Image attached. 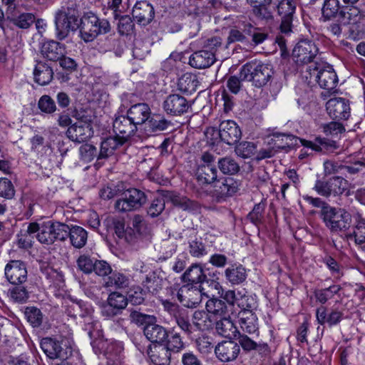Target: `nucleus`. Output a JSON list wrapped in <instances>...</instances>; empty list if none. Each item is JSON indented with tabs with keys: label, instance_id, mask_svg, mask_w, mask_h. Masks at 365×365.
I'll return each mask as SVG.
<instances>
[{
	"label": "nucleus",
	"instance_id": "f257e3e1",
	"mask_svg": "<svg viewBox=\"0 0 365 365\" xmlns=\"http://www.w3.org/2000/svg\"><path fill=\"white\" fill-rule=\"evenodd\" d=\"M80 36L85 42H91L99 35L106 34L111 30L110 22L100 19L92 11L85 12L80 19Z\"/></svg>",
	"mask_w": 365,
	"mask_h": 365
},
{
	"label": "nucleus",
	"instance_id": "f03ea898",
	"mask_svg": "<svg viewBox=\"0 0 365 365\" xmlns=\"http://www.w3.org/2000/svg\"><path fill=\"white\" fill-rule=\"evenodd\" d=\"M305 78L309 83L315 81L325 90L332 91L338 83V77L331 66L314 62L307 66Z\"/></svg>",
	"mask_w": 365,
	"mask_h": 365
},
{
	"label": "nucleus",
	"instance_id": "7ed1b4c3",
	"mask_svg": "<svg viewBox=\"0 0 365 365\" xmlns=\"http://www.w3.org/2000/svg\"><path fill=\"white\" fill-rule=\"evenodd\" d=\"M78 11L72 7H61L55 15L56 35L58 40L66 38L71 31L79 28Z\"/></svg>",
	"mask_w": 365,
	"mask_h": 365
},
{
	"label": "nucleus",
	"instance_id": "20e7f679",
	"mask_svg": "<svg viewBox=\"0 0 365 365\" xmlns=\"http://www.w3.org/2000/svg\"><path fill=\"white\" fill-rule=\"evenodd\" d=\"M320 217L331 232H344L350 227L351 215L344 208L327 207Z\"/></svg>",
	"mask_w": 365,
	"mask_h": 365
},
{
	"label": "nucleus",
	"instance_id": "39448f33",
	"mask_svg": "<svg viewBox=\"0 0 365 365\" xmlns=\"http://www.w3.org/2000/svg\"><path fill=\"white\" fill-rule=\"evenodd\" d=\"M272 74L273 71L269 65L257 61L248 62L241 68V77L247 81H252L257 88L265 86Z\"/></svg>",
	"mask_w": 365,
	"mask_h": 365
},
{
	"label": "nucleus",
	"instance_id": "423d86ee",
	"mask_svg": "<svg viewBox=\"0 0 365 365\" xmlns=\"http://www.w3.org/2000/svg\"><path fill=\"white\" fill-rule=\"evenodd\" d=\"M96 354H103L108 365H119L123 359V346L120 341L98 339L92 342Z\"/></svg>",
	"mask_w": 365,
	"mask_h": 365
},
{
	"label": "nucleus",
	"instance_id": "0eeeda50",
	"mask_svg": "<svg viewBox=\"0 0 365 365\" xmlns=\"http://www.w3.org/2000/svg\"><path fill=\"white\" fill-rule=\"evenodd\" d=\"M147 201L144 192L130 188L125 190L115 203V208L120 212H131L140 208Z\"/></svg>",
	"mask_w": 365,
	"mask_h": 365
},
{
	"label": "nucleus",
	"instance_id": "6e6552de",
	"mask_svg": "<svg viewBox=\"0 0 365 365\" xmlns=\"http://www.w3.org/2000/svg\"><path fill=\"white\" fill-rule=\"evenodd\" d=\"M216 133L220 140L227 145H234L237 143L241 137L242 132L237 124L231 120L222 121L217 130L214 128H208L206 134Z\"/></svg>",
	"mask_w": 365,
	"mask_h": 365
},
{
	"label": "nucleus",
	"instance_id": "1a4fd4ad",
	"mask_svg": "<svg viewBox=\"0 0 365 365\" xmlns=\"http://www.w3.org/2000/svg\"><path fill=\"white\" fill-rule=\"evenodd\" d=\"M204 287H196L190 284L182 286L178 292V299L180 303L188 308L196 307L202 301V295L209 297V294L203 292Z\"/></svg>",
	"mask_w": 365,
	"mask_h": 365
},
{
	"label": "nucleus",
	"instance_id": "9d476101",
	"mask_svg": "<svg viewBox=\"0 0 365 365\" xmlns=\"http://www.w3.org/2000/svg\"><path fill=\"white\" fill-rule=\"evenodd\" d=\"M163 108L168 115L180 116L191 110L192 103L183 96L170 94L164 100Z\"/></svg>",
	"mask_w": 365,
	"mask_h": 365
},
{
	"label": "nucleus",
	"instance_id": "9b49d317",
	"mask_svg": "<svg viewBox=\"0 0 365 365\" xmlns=\"http://www.w3.org/2000/svg\"><path fill=\"white\" fill-rule=\"evenodd\" d=\"M239 185V182L232 178H222L215 183L212 196L217 202H222L236 193Z\"/></svg>",
	"mask_w": 365,
	"mask_h": 365
},
{
	"label": "nucleus",
	"instance_id": "f8f14e48",
	"mask_svg": "<svg viewBox=\"0 0 365 365\" xmlns=\"http://www.w3.org/2000/svg\"><path fill=\"white\" fill-rule=\"evenodd\" d=\"M319 49L315 43L309 40L299 41L292 51V57L297 63L312 64L317 56Z\"/></svg>",
	"mask_w": 365,
	"mask_h": 365
},
{
	"label": "nucleus",
	"instance_id": "ddd939ff",
	"mask_svg": "<svg viewBox=\"0 0 365 365\" xmlns=\"http://www.w3.org/2000/svg\"><path fill=\"white\" fill-rule=\"evenodd\" d=\"M128 305V299L123 294L113 292L108 295L106 303L102 306L103 317L111 318L120 314Z\"/></svg>",
	"mask_w": 365,
	"mask_h": 365
},
{
	"label": "nucleus",
	"instance_id": "4468645a",
	"mask_svg": "<svg viewBox=\"0 0 365 365\" xmlns=\"http://www.w3.org/2000/svg\"><path fill=\"white\" fill-rule=\"evenodd\" d=\"M277 12L281 16L280 31L288 34L292 31V21L296 11V2L294 0H281L278 4Z\"/></svg>",
	"mask_w": 365,
	"mask_h": 365
},
{
	"label": "nucleus",
	"instance_id": "2eb2a0df",
	"mask_svg": "<svg viewBox=\"0 0 365 365\" xmlns=\"http://www.w3.org/2000/svg\"><path fill=\"white\" fill-rule=\"evenodd\" d=\"M4 274L6 279L12 284H22L27 280L26 265L21 260H10L5 267Z\"/></svg>",
	"mask_w": 365,
	"mask_h": 365
},
{
	"label": "nucleus",
	"instance_id": "dca6fc26",
	"mask_svg": "<svg viewBox=\"0 0 365 365\" xmlns=\"http://www.w3.org/2000/svg\"><path fill=\"white\" fill-rule=\"evenodd\" d=\"M329 115L334 120H347L351 113L349 101L344 98H333L326 103Z\"/></svg>",
	"mask_w": 365,
	"mask_h": 365
},
{
	"label": "nucleus",
	"instance_id": "f3484780",
	"mask_svg": "<svg viewBox=\"0 0 365 365\" xmlns=\"http://www.w3.org/2000/svg\"><path fill=\"white\" fill-rule=\"evenodd\" d=\"M206 275L204 274L203 269L200 264H192L183 274L182 280L189 282L188 284L194 285L197 284H209L210 286L214 287L220 294L221 286L219 282L215 280H205Z\"/></svg>",
	"mask_w": 365,
	"mask_h": 365
},
{
	"label": "nucleus",
	"instance_id": "a211bd4d",
	"mask_svg": "<svg viewBox=\"0 0 365 365\" xmlns=\"http://www.w3.org/2000/svg\"><path fill=\"white\" fill-rule=\"evenodd\" d=\"M216 357L222 362L235 361L240 353V345L232 341H222L215 347Z\"/></svg>",
	"mask_w": 365,
	"mask_h": 365
},
{
	"label": "nucleus",
	"instance_id": "6ab92c4d",
	"mask_svg": "<svg viewBox=\"0 0 365 365\" xmlns=\"http://www.w3.org/2000/svg\"><path fill=\"white\" fill-rule=\"evenodd\" d=\"M113 130L116 136L125 142L137 131V126L127 114L126 115H121L115 118Z\"/></svg>",
	"mask_w": 365,
	"mask_h": 365
},
{
	"label": "nucleus",
	"instance_id": "aec40b11",
	"mask_svg": "<svg viewBox=\"0 0 365 365\" xmlns=\"http://www.w3.org/2000/svg\"><path fill=\"white\" fill-rule=\"evenodd\" d=\"M133 19L141 26H147L153 20L155 10L153 6L146 1H138L132 10Z\"/></svg>",
	"mask_w": 365,
	"mask_h": 365
},
{
	"label": "nucleus",
	"instance_id": "412c9836",
	"mask_svg": "<svg viewBox=\"0 0 365 365\" xmlns=\"http://www.w3.org/2000/svg\"><path fill=\"white\" fill-rule=\"evenodd\" d=\"M66 134L73 142L81 143L87 141L93 135V130L92 125L76 122L68 128Z\"/></svg>",
	"mask_w": 365,
	"mask_h": 365
},
{
	"label": "nucleus",
	"instance_id": "4be33fe9",
	"mask_svg": "<svg viewBox=\"0 0 365 365\" xmlns=\"http://www.w3.org/2000/svg\"><path fill=\"white\" fill-rule=\"evenodd\" d=\"M40 53L44 58L57 61L66 55V46L53 40L47 41L41 44Z\"/></svg>",
	"mask_w": 365,
	"mask_h": 365
},
{
	"label": "nucleus",
	"instance_id": "5701e85b",
	"mask_svg": "<svg viewBox=\"0 0 365 365\" xmlns=\"http://www.w3.org/2000/svg\"><path fill=\"white\" fill-rule=\"evenodd\" d=\"M41 347L46 355L51 359H65L68 358V352L61 343L52 338H43L41 341Z\"/></svg>",
	"mask_w": 365,
	"mask_h": 365
},
{
	"label": "nucleus",
	"instance_id": "b1692460",
	"mask_svg": "<svg viewBox=\"0 0 365 365\" xmlns=\"http://www.w3.org/2000/svg\"><path fill=\"white\" fill-rule=\"evenodd\" d=\"M353 232L346 235L347 240H354V243L361 248L365 246V217L357 212L354 215Z\"/></svg>",
	"mask_w": 365,
	"mask_h": 365
},
{
	"label": "nucleus",
	"instance_id": "393cba45",
	"mask_svg": "<svg viewBox=\"0 0 365 365\" xmlns=\"http://www.w3.org/2000/svg\"><path fill=\"white\" fill-rule=\"evenodd\" d=\"M215 54L212 51L200 50L193 53L189 58V63L196 68H205L211 66L215 61Z\"/></svg>",
	"mask_w": 365,
	"mask_h": 365
},
{
	"label": "nucleus",
	"instance_id": "a878e982",
	"mask_svg": "<svg viewBox=\"0 0 365 365\" xmlns=\"http://www.w3.org/2000/svg\"><path fill=\"white\" fill-rule=\"evenodd\" d=\"M150 114L151 111L148 105L143 103L132 106L127 111V115L137 127L148 122Z\"/></svg>",
	"mask_w": 365,
	"mask_h": 365
},
{
	"label": "nucleus",
	"instance_id": "bb28decb",
	"mask_svg": "<svg viewBox=\"0 0 365 365\" xmlns=\"http://www.w3.org/2000/svg\"><path fill=\"white\" fill-rule=\"evenodd\" d=\"M143 332L145 337L153 343L161 344L168 337L167 329L161 325L155 323L145 324Z\"/></svg>",
	"mask_w": 365,
	"mask_h": 365
},
{
	"label": "nucleus",
	"instance_id": "cd10ccee",
	"mask_svg": "<svg viewBox=\"0 0 365 365\" xmlns=\"http://www.w3.org/2000/svg\"><path fill=\"white\" fill-rule=\"evenodd\" d=\"M53 78L52 68L43 61H37L34 70V81L41 86L48 84Z\"/></svg>",
	"mask_w": 365,
	"mask_h": 365
},
{
	"label": "nucleus",
	"instance_id": "c85d7f7f",
	"mask_svg": "<svg viewBox=\"0 0 365 365\" xmlns=\"http://www.w3.org/2000/svg\"><path fill=\"white\" fill-rule=\"evenodd\" d=\"M252 7V14L259 19H271L272 11L270 9L272 0H247Z\"/></svg>",
	"mask_w": 365,
	"mask_h": 365
},
{
	"label": "nucleus",
	"instance_id": "c756f323",
	"mask_svg": "<svg viewBox=\"0 0 365 365\" xmlns=\"http://www.w3.org/2000/svg\"><path fill=\"white\" fill-rule=\"evenodd\" d=\"M239 324L243 331L252 334L259 332L258 319L253 312H240Z\"/></svg>",
	"mask_w": 365,
	"mask_h": 365
},
{
	"label": "nucleus",
	"instance_id": "7c9ffc66",
	"mask_svg": "<svg viewBox=\"0 0 365 365\" xmlns=\"http://www.w3.org/2000/svg\"><path fill=\"white\" fill-rule=\"evenodd\" d=\"M302 145L317 152L331 151L336 148V142L325 138L317 137L314 140L300 139Z\"/></svg>",
	"mask_w": 365,
	"mask_h": 365
},
{
	"label": "nucleus",
	"instance_id": "2f4dec72",
	"mask_svg": "<svg viewBox=\"0 0 365 365\" xmlns=\"http://www.w3.org/2000/svg\"><path fill=\"white\" fill-rule=\"evenodd\" d=\"M338 21L343 25L355 24L359 21L362 13L356 6H342L338 14Z\"/></svg>",
	"mask_w": 365,
	"mask_h": 365
},
{
	"label": "nucleus",
	"instance_id": "473e14b6",
	"mask_svg": "<svg viewBox=\"0 0 365 365\" xmlns=\"http://www.w3.org/2000/svg\"><path fill=\"white\" fill-rule=\"evenodd\" d=\"M151 361L155 365H169L170 352L163 344H155L148 351Z\"/></svg>",
	"mask_w": 365,
	"mask_h": 365
},
{
	"label": "nucleus",
	"instance_id": "72a5a7b5",
	"mask_svg": "<svg viewBox=\"0 0 365 365\" xmlns=\"http://www.w3.org/2000/svg\"><path fill=\"white\" fill-rule=\"evenodd\" d=\"M206 309L214 320L220 319L229 315L225 302L217 298H212L207 302Z\"/></svg>",
	"mask_w": 365,
	"mask_h": 365
},
{
	"label": "nucleus",
	"instance_id": "f704fd0d",
	"mask_svg": "<svg viewBox=\"0 0 365 365\" xmlns=\"http://www.w3.org/2000/svg\"><path fill=\"white\" fill-rule=\"evenodd\" d=\"M215 321L216 331L223 337L232 339L239 332L229 315Z\"/></svg>",
	"mask_w": 365,
	"mask_h": 365
},
{
	"label": "nucleus",
	"instance_id": "c9c22d12",
	"mask_svg": "<svg viewBox=\"0 0 365 365\" xmlns=\"http://www.w3.org/2000/svg\"><path fill=\"white\" fill-rule=\"evenodd\" d=\"M170 200L174 206L184 211L194 213L200 212V204L195 200H190L186 196L173 195L170 197Z\"/></svg>",
	"mask_w": 365,
	"mask_h": 365
},
{
	"label": "nucleus",
	"instance_id": "e433bc0d",
	"mask_svg": "<svg viewBox=\"0 0 365 365\" xmlns=\"http://www.w3.org/2000/svg\"><path fill=\"white\" fill-rule=\"evenodd\" d=\"M197 180L201 184H212L217 181V170L210 164L200 166L197 171Z\"/></svg>",
	"mask_w": 365,
	"mask_h": 365
},
{
	"label": "nucleus",
	"instance_id": "4c0bfd02",
	"mask_svg": "<svg viewBox=\"0 0 365 365\" xmlns=\"http://www.w3.org/2000/svg\"><path fill=\"white\" fill-rule=\"evenodd\" d=\"M329 197L341 196L346 191V195H349L348 190L349 182L341 176H334L328 179Z\"/></svg>",
	"mask_w": 365,
	"mask_h": 365
},
{
	"label": "nucleus",
	"instance_id": "58836bf2",
	"mask_svg": "<svg viewBox=\"0 0 365 365\" xmlns=\"http://www.w3.org/2000/svg\"><path fill=\"white\" fill-rule=\"evenodd\" d=\"M125 141L118 136L109 137L103 140L101 145V150L98 159H106L111 155L114 151L122 145Z\"/></svg>",
	"mask_w": 365,
	"mask_h": 365
},
{
	"label": "nucleus",
	"instance_id": "ea45409f",
	"mask_svg": "<svg viewBox=\"0 0 365 365\" xmlns=\"http://www.w3.org/2000/svg\"><path fill=\"white\" fill-rule=\"evenodd\" d=\"M71 244L77 249L83 247L88 239V232L82 227L78 225H72L70 227L68 237Z\"/></svg>",
	"mask_w": 365,
	"mask_h": 365
},
{
	"label": "nucleus",
	"instance_id": "a19ab883",
	"mask_svg": "<svg viewBox=\"0 0 365 365\" xmlns=\"http://www.w3.org/2000/svg\"><path fill=\"white\" fill-rule=\"evenodd\" d=\"M189 234L188 251L191 256L194 257H201L207 254L205 245L200 240L196 237L197 232L190 229L187 231Z\"/></svg>",
	"mask_w": 365,
	"mask_h": 365
},
{
	"label": "nucleus",
	"instance_id": "79ce46f5",
	"mask_svg": "<svg viewBox=\"0 0 365 365\" xmlns=\"http://www.w3.org/2000/svg\"><path fill=\"white\" fill-rule=\"evenodd\" d=\"M143 289L153 295L157 294L163 287V278L156 272H149L142 282Z\"/></svg>",
	"mask_w": 365,
	"mask_h": 365
},
{
	"label": "nucleus",
	"instance_id": "37998d69",
	"mask_svg": "<svg viewBox=\"0 0 365 365\" xmlns=\"http://www.w3.org/2000/svg\"><path fill=\"white\" fill-rule=\"evenodd\" d=\"M214 319L205 311L197 310L192 316V323L198 330L207 331L212 328Z\"/></svg>",
	"mask_w": 365,
	"mask_h": 365
},
{
	"label": "nucleus",
	"instance_id": "c03bdc74",
	"mask_svg": "<svg viewBox=\"0 0 365 365\" xmlns=\"http://www.w3.org/2000/svg\"><path fill=\"white\" fill-rule=\"evenodd\" d=\"M225 276L232 284H240L245 281L247 272L242 265H232L225 270Z\"/></svg>",
	"mask_w": 365,
	"mask_h": 365
},
{
	"label": "nucleus",
	"instance_id": "a18cd8bd",
	"mask_svg": "<svg viewBox=\"0 0 365 365\" xmlns=\"http://www.w3.org/2000/svg\"><path fill=\"white\" fill-rule=\"evenodd\" d=\"M341 289V286L338 284H333L324 289H316L314 291V296L317 302L324 304L337 294Z\"/></svg>",
	"mask_w": 365,
	"mask_h": 365
},
{
	"label": "nucleus",
	"instance_id": "49530a36",
	"mask_svg": "<svg viewBox=\"0 0 365 365\" xmlns=\"http://www.w3.org/2000/svg\"><path fill=\"white\" fill-rule=\"evenodd\" d=\"M129 283L128 277L120 272H112L105 283V287L123 289L128 287Z\"/></svg>",
	"mask_w": 365,
	"mask_h": 365
},
{
	"label": "nucleus",
	"instance_id": "de8ad7c7",
	"mask_svg": "<svg viewBox=\"0 0 365 365\" xmlns=\"http://www.w3.org/2000/svg\"><path fill=\"white\" fill-rule=\"evenodd\" d=\"M69 314L74 317H86L91 316L93 312V309L91 305L79 301L77 302H73L69 307Z\"/></svg>",
	"mask_w": 365,
	"mask_h": 365
},
{
	"label": "nucleus",
	"instance_id": "09e8293b",
	"mask_svg": "<svg viewBox=\"0 0 365 365\" xmlns=\"http://www.w3.org/2000/svg\"><path fill=\"white\" fill-rule=\"evenodd\" d=\"M339 1L338 0H324L322 8V14L324 20L335 18L339 12Z\"/></svg>",
	"mask_w": 365,
	"mask_h": 365
},
{
	"label": "nucleus",
	"instance_id": "8fccbe9b",
	"mask_svg": "<svg viewBox=\"0 0 365 365\" xmlns=\"http://www.w3.org/2000/svg\"><path fill=\"white\" fill-rule=\"evenodd\" d=\"M218 167L221 172L226 175H235L240 171L239 164L231 157L219 159Z\"/></svg>",
	"mask_w": 365,
	"mask_h": 365
},
{
	"label": "nucleus",
	"instance_id": "3c124183",
	"mask_svg": "<svg viewBox=\"0 0 365 365\" xmlns=\"http://www.w3.org/2000/svg\"><path fill=\"white\" fill-rule=\"evenodd\" d=\"M117 19H118L117 29L120 35L128 36L134 31L135 24L133 19L130 16L121 14Z\"/></svg>",
	"mask_w": 365,
	"mask_h": 365
},
{
	"label": "nucleus",
	"instance_id": "603ef678",
	"mask_svg": "<svg viewBox=\"0 0 365 365\" xmlns=\"http://www.w3.org/2000/svg\"><path fill=\"white\" fill-rule=\"evenodd\" d=\"M36 238L39 242L45 245H52L55 242L51 221L41 223V232L37 233Z\"/></svg>",
	"mask_w": 365,
	"mask_h": 365
},
{
	"label": "nucleus",
	"instance_id": "864d4df0",
	"mask_svg": "<svg viewBox=\"0 0 365 365\" xmlns=\"http://www.w3.org/2000/svg\"><path fill=\"white\" fill-rule=\"evenodd\" d=\"M170 124V121L160 115H155L153 117H150L147 122V125L151 132L165 130Z\"/></svg>",
	"mask_w": 365,
	"mask_h": 365
},
{
	"label": "nucleus",
	"instance_id": "5fc2aeb1",
	"mask_svg": "<svg viewBox=\"0 0 365 365\" xmlns=\"http://www.w3.org/2000/svg\"><path fill=\"white\" fill-rule=\"evenodd\" d=\"M51 226L55 241H65L68 238L70 232V227L68 225L51 221Z\"/></svg>",
	"mask_w": 365,
	"mask_h": 365
},
{
	"label": "nucleus",
	"instance_id": "6e6d98bb",
	"mask_svg": "<svg viewBox=\"0 0 365 365\" xmlns=\"http://www.w3.org/2000/svg\"><path fill=\"white\" fill-rule=\"evenodd\" d=\"M166 339L165 345L163 346L170 352L178 353L184 349V343L180 334L171 332Z\"/></svg>",
	"mask_w": 365,
	"mask_h": 365
},
{
	"label": "nucleus",
	"instance_id": "4d7b16f0",
	"mask_svg": "<svg viewBox=\"0 0 365 365\" xmlns=\"http://www.w3.org/2000/svg\"><path fill=\"white\" fill-rule=\"evenodd\" d=\"M222 292V289H220L219 294H220L221 297L232 306L237 304L238 299H242L247 293L245 289L228 290L224 294Z\"/></svg>",
	"mask_w": 365,
	"mask_h": 365
},
{
	"label": "nucleus",
	"instance_id": "13d9d810",
	"mask_svg": "<svg viewBox=\"0 0 365 365\" xmlns=\"http://www.w3.org/2000/svg\"><path fill=\"white\" fill-rule=\"evenodd\" d=\"M145 295L146 291L143 288L139 286L133 287L128 293V302L134 305L142 304L145 301Z\"/></svg>",
	"mask_w": 365,
	"mask_h": 365
},
{
	"label": "nucleus",
	"instance_id": "bf43d9fd",
	"mask_svg": "<svg viewBox=\"0 0 365 365\" xmlns=\"http://www.w3.org/2000/svg\"><path fill=\"white\" fill-rule=\"evenodd\" d=\"M24 314L28 322L33 327H38L41 324L43 314L39 309L35 307H27Z\"/></svg>",
	"mask_w": 365,
	"mask_h": 365
},
{
	"label": "nucleus",
	"instance_id": "052dcab7",
	"mask_svg": "<svg viewBox=\"0 0 365 365\" xmlns=\"http://www.w3.org/2000/svg\"><path fill=\"white\" fill-rule=\"evenodd\" d=\"M36 20L35 16L31 13H23L11 19V22L17 27L26 29H29Z\"/></svg>",
	"mask_w": 365,
	"mask_h": 365
},
{
	"label": "nucleus",
	"instance_id": "680f3d73",
	"mask_svg": "<svg viewBox=\"0 0 365 365\" xmlns=\"http://www.w3.org/2000/svg\"><path fill=\"white\" fill-rule=\"evenodd\" d=\"M235 151L238 156L249 158L255 153L256 146L252 142L244 141L235 147Z\"/></svg>",
	"mask_w": 365,
	"mask_h": 365
},
{
	"label": "nucleus",
	"instance_id": "e2e57ef3",
	"mask_svg": "<svg viewBox=\"0 0 365 365\" xmlns=\"http://www.w3.org/2000/svg\"><path fill=\"white\" fill-rule=\"evenodd\" d=\"M247 81L241 77V69L238 75L230 76L227 78L226 86L229 91L235 95L240 93L242 87V81Z\"/></svg>",
	"mask_w": 365,
	"mask_h": 365
},
{
	"label": "nucleus",
	"instance_id": "0e129e2a",
	"mask_svg": "<svg viewBox=\"0 0 365 365\" xmlns=\"http://www.w3.org/2000/svg\"><path fill=\"white\" fill-rule=\"evenodd\" d=\"M38 108L46 114H53L57 109L54 100L48 95H43L39 98Z\"/></svg>",
	"mask_w": 365,
	"mask_h": 365
},
{
	"label": "nucleus",
	"instance_id": "69168bd1",
	"mask_svg": "<svg viewBox=\"0 0 365 365\" xmlns=\"http://www.w3.org/2000/svg\"><path fill=\"white\" fill-rule=\"evenodd\" d=\"M11 299L17 303H24L29 297V292L23 286H16L9 289Z\"/></svg>",
	"mask_w": 365,
	"mask_h": 365
},
{
	"label": "nucleus",
	"instance_id": "338daca9",
	"mask_svg": "<svg viewBox=\"0 0 365 365\" xmlns=\"http://www.w3.org/2000/svg\"><path fill=\"white\" fill-rule=\"evenodd\" d=\"M15 195V189L11 180L6 178H0V197L10 200Z\"/></svg>",
	"mask_w": 365,
	"mask_h": 365
},
{
	"label": "nucleus",
	"instance_id": "774afa93",
	"mask_svg": "<svg viewBox=\"0 0 365 365\" xmlns=\"http://www.w3.org/2000/svg\"><path fill=\"white\" fill-rule=\"evenodd\" d=\"M175 320L178 326L188 336L192 333V325L188 316L183 312L175 314Z\"/></svg>",
	"mask_w": 365,
	"mask_h": 365
}]
</instances>
